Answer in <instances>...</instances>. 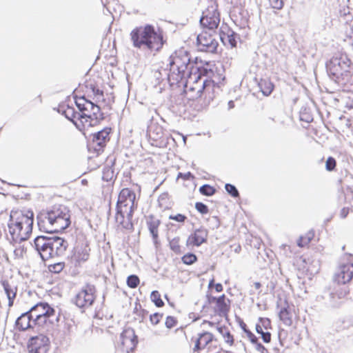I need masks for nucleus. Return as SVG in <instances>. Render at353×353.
Listing matches in <instances>:
<instances>
[{"mask_svg": "<svg viewBox=\"0 0 353 353\" xmlns=\"http://www.w3.org/2000/svg\"><path fill=\"white\" fill-rule=\"evenodd\" d=\"M256 331L258 334H261L264 332L262 327L258 324L256 325Z\"/></svg>", "mask_w": 353, "mask_h": 353, "instance_id": "53", "label": "nucleus"}, {"mask_svg": "<svg viewBox=\"0 0 353 353\" xmlns=\"http://www.w3.org/2000/svg\"><path fill=\"white\" fill-rule=\"evenodd\" d=\"M65 266L64 263H57L48 265V270L51 272L59 273L61 272Z\"/></svg>", "mask_w": 353, "mask_h": 353, "instance_id": "37", "label": "nucleus"}, {"mask_svg": "<svg viewBox=\"0 0 353 353\" xmlns=\"http://www.w3.org/2000/svg\"><path fill=\"white\" fill-rule=\"evenodd\" d=\"M225 189L227 192L230 194L234 198H237L239 196V192L236 188L230 183H226L225 185Z\"/></svg>", "mask_w": 353, "mask_h": 353, "instance_id": "36", "label": "nucleus"}, {"mask_svg": "<svg viewBox=\"0 0 353 353\" xmlns=\"http://www.w3.org/2000/svg\"><path fill=\"white\" fill-rule=\"evenodd\" d=\"M196 256L192 253L185 254L182 257V261L186 265H192L196 261Z\"/></svg>", "mask_w": 353, "mask_h": 353, "instance_id": "39", "label": "nucleus"}, {"mask_svg": "<svg viewBox=\"0 0 353 353\" xmlns=\"http://www.w3.org/2000/svg\"><path fill=\"white\" fill-rule=\"evenodd\" d=\"M34 213L30 210H12L8 230L12 240L17 243L26 241L32 233Z\"/></svg>", "mask_w": 353, "mask_h": 353, "instance_id": "4", "label": "nucleus"}, {"mask_svg": "<svg viewBox=\"0 0 353 353\" xmlns=\"http://www.w3.org/2000/svg\"><path fill=\"white\" fill-rule=\"evenodd\" d=\"M110 131L111 128H105L101 130L92 133V142L99 146L103 147L106 141L109 140Z\"/></svg>", "mask_w": 353, "mask_h": 353, "instance_id": "19", "label": "nucleus"}, {"mask_svg": "<svg viewBox=\"0 0 353 353\" xmlns=\"http://www.w3.org/2000/svg\"><path fill=\"white\" fill-rule=\"evenodd\" d=\"M84 120H82L83 124L80 123L78 126L81 128H85V132L92 126H95L103 119L102 114L100 112V108L94 103L91 114L83 113Z\"/></svg>", "mask_w": 353, "mask_h": 353, "instance_id": "14", "label": "nucleus"}, {"mask_svg": "<svg viewBox=\"0 0 353 353\" xmlns=\"http://www.w3.org/2000/svg\"><path fill=\"white\" fill-rule=\"evenodd\" d=\"M135 193L129 188H123L120 192L116 206V222L126 230H132V216L137 205L134 203Z\"/></svg>", "mask_w": 353, "mask_h": 353, "instance_id": "5", "label": "nucleus"}, {"mask_svg": "<svg viewBox=\"0 0 353 353\" xmlns=\"http://www.w3.org/2000/svg\"><path fill=\"white\" fill-rule=\"evenodd\" d=\"M208 235V232L204 228L196 229L188 238L187 245L199 247L207 241Z\"/></svg>", "mask_w": 353, "mask_h": 353, "instance_id": "17", "label": "nucleus"}, {"mask_svg": "<svg viewBox=\"0 0 353 353\" xmlns=\"http://www.w3.org/2000/svg\"><path fill=\"white\" fill-rule=\"evenodd\" d=\"M120 343L123 351L127 353L132 352L138 343L134 330L131 327L125 328L120 335Z\"/></svg>", "mask_w": 353, "mask_h": 353, "instance_id": "11", "label": "nucleus"}, {"mask_svg": "<svg viewBox=\"0 0 353 353\" xmlns=\"http://www.w3.org/2000/svg\"><path fill=\"white\" fill-rule=\"evenodd\" d=\"M63 114L65 117L70 121H71L75 126L80 130L83 132L85 134V128H81L79 125L80 123L83 124L82 120H84L83 114H81L80 112H77L74 110V108L68 106L67 108L63 112Z\"/></svg>", "mask_w": 353, "mask_h": 353, "instance_id": "18", "label": "nucleus"}, {"mask_svg": "<svg viewBox=\"0 0 353 353\" xmlns=\"http://www.w3.org/2000/svg\"><path fill=\"white\" fill-rule=\"evenodd\" d=\"M218 330L219 332L223 335L225 343H228L230 345H232L234 342L232 335H231L228 331H226L225 328L219 327Z\"/></svg>", "mask_w": 353, "mask_h": 353, "instance_id": "34", "label": "nucleus"}, {"mask_svg": "<svg viewBox=\"0 0 353 353\" xmlns=\"http://www.w3.org/2000/svg\"><path fill=\"white\" fill-rule=\"evenodd\" d=\"M212 339L213 335L210 332H206L200 334L199 337L195 342L194 350L199 351L200 350L204 349L207 345L212 341Z\"/></svg>", "mask_w": 353, "mask_h": 353, "instance_id": "22", "label": "nucleus"}, {"mask_svg": "<svg viewBox=\"0 0 353 353\" xmlns=\"http://www.w3.org/2000/svg\"><path fill=\"white\" fill-rule=\"evenodd\" d=\"M179 241V237H175L170 241V249L176 253L180 252L181 251Z\"/></svg>", "mask_w": 353, "mask_h": 353, "instance_id": "38", "label": "nucleus"}, {"mask_svg": "<svg viewBox=\"0 0 353 353\" xmlns=\"http://www.w3.org/2000/svg\"><path fill=\"white\" fill-rule=\"evenodd\" d=\"M215 290L218 292H221L223 290V286L221 283H217L215 285Z\"/></svg>", "mask_w": 353, "mask_h": 353, "instance_id": "54", "label": "nucleus"}, {"mask_svg": "<svg viewBox=\"0 0 353 353\" xmlns=\"http://www.w3.org/2000/svg\"><path fill=\"white\" fill-rule=\"evenodd\" d=\"M199 192L201 194L209 196L213 195L216 190L212 186L205 184L200 187Z\"/></svg>", "mask_w": 353, "mask_h": 353, "instance_id": "32", "label": "nucleus"}, {"mask_svg": "<svg viewBox=\"0 0 353 353\" xmlns=\"http://www.w3.org/2000/svg\"><path fill=\"white\" fill-rule=\"evenodd\" d=\"M353 277V263H346L339 267L334 276V281L338 284H345Z\"/></svg>", "mask_w": 353, "mask_h": 353, "instance_id": "15", "label": "nucleus"}, {"mask_svg": "<svg viewBox=\"0 0 353 353\" xmlns=\"http://www.w3.org/2000/svg\"><path fill=\"white\" fill-rule=\"evenodd\" d=\"M216 299H217V298H216V297H214V296H212V297H210V298L209 299V301H210V303H212V302H215V303H216Z\"/></svg>", "mask_w": 353, "mask_h": 353, "instance_id": "59", "label": "nucleus"}, {"mask_svg": "<svg viewBox=\"0 0 353 353\" xmlns=\"http://www.w3.org/2000/svg\"><path fill=\"white\" fill-rule=\"evenodd\" d=\"M37 223L41 231L47 233L61 232L70 224L69 210L63 205L54 206L37 216Z\"/></svg>", "mask_w": 353, "mask_h": 353, "instance_id": "3", "label": "nucleus"}, {"mask_svg": "<svg viewBox=\"0 0 353 353\" xmlns=\"http://www.w3.org/2000/svg\"><path fill=\"white\" fill-rule=\"evenodd\" d=\"M210 32L203 31L197 36V43L201 51L214 52L218 46V42Z\"/></svg>", "mask_w": 353, "mask_h": 353, "instance_id": "10", "label": "nucleus"}, {"mask_svg": "<svg viewBox=\"0 0 353 353\" xmlns=\"http://www.w3.org/2000/svg\"><path fill=\"white\" fill-rule=\"evenodd\" d=\"M139 284V279L137 275L132 274L127 278V285L130 288H135Z\"/></svg>", "mask_w": 353, "mask_h": 353, "instance_id": "35", "label": "nucleus"}, {"mask_svg": "<svg viewBox=\"0 0 353 353\" xmlns=\"http://www.w3.org/2000/svg\"><path fill=\"white\" fill-rule=\"evenodd\" d=\"M352 68L346 54L336 55L326 64L328 75L339 85H345L350 82Z\"/></svg>", "mask_w": 353, "mask_h": 353, "instance_id": "6", "label": "nucleus"}, {"mask_svg": "<svg viewBox=\"0 0 353 353\" xmlns=\"http://www.w3.org/2000/svg\"><path fill=\"white\" fill-rule=\"evenodd\" d=\"M254 285L256 289H259L261 286V283L259 282H255L254 283Z\"/></svg>", "mask_w": 353, "mask_h": 353, "instance_id": "58", "label": "nucleus"}, {"mask_svg": "<svg viewBox=\"0 0 353 353\" xmlns=\"http://www.w3.org/2000/svg\"><path fill=\"white\" fill-rule=\"evenodd\" d=\"M238 35L234 32L232 30H228V32L227 34H225L223 30H221L219 34V37L221 39V41L225 42H228L229 45L234 48L236 46V38Z\"/></svg>", "mask_w": 353, "mask_h": 353, "instance_id": "28", "label": "nucleus"}, {"mask_svg": "<svg viewBox=\"0 0 353 353\" xmlns=\"http://www.w3.org/2000/svg\"><path fill=\"white\" fill-rule=\"evenodd\" d=\"M332 305H333V306H336L337 305V304H336V303H333Z\"/></svg>", "mask_w": 353, "mask_h": 353, "instance_id": "63", "label": "nucleus"}, {"mask_svg": "<svg viewBox=\"0 0 353 353\" xmlns=\"http://www.w3.org/2000/svg\"><path fill=\"white\" fill-rule=\"evenodd\" d=\"M161 223L159 219L155 218L154 216L151 215L148 218L147 220V225L150 232L151 233L152 238L154 241L158 239V228Z\"/></svg>", "mask_w": 353, "mask_h": 353, "instance_id": "25", "label": "nucleus"}, {"mask_svg": "<svg viewBox=\"0 0 353 353\" xmlns=\"http://www.w3.org/2000/svg\"><path fill=\"white\" fill-rule=\"evenodd\" d=\"M162 317L163 314H161L159 313H154L150 315V320L152 324L157 325L159 323Z\"/></svg>", "mask_w": 353, "mask_h": 353, "instance_id": "44", "label": "nucleus"}, {"mask_svg": "<svg viewBox=\"0 0 353 353\" xmlns=\"http://www.w3.org/2000/svg\"><path fill=\"white\" fill-rule=\"evenodd\" d=\"M29 312L30 316L34 319L45 315L50 316V314H54L55 310L48 303L40 302L32 307L29 310Z\"/></svg>", "mask_w": 353, "mask_h": 353, "instance_id": "16", "label": "nucleus"}, {"mask_svg": "<svg viewBox=\"0 0 353 353\" xmlns=\"http://www.w3.org/2000/svg\"><path fill=\"white\" fill-rule=\"evenodd\" d=\"M90 249L87 243H79L72 251L70 259L75 266L86 261L90 256Z\"/></svg>", "mask_w": 353, "mask_h": 353, "instance_id": "12", "label": "nucleus"}, {"mask_svg": "<svg viewBox=\"0 0 353 353\" xmlns=\"http://www.w3.org/2000/svg\"><path fill=\"white\" fill-rule=\"evenodd\" d=\"M261 335L265 343H269L271 341V334L269 332H263Z\"/></svg>", "mask_w": 353, "mask_h": 353, "instance_id": "50", "label": "nucleus"}, {"mask_svg": "<svg viewBox=\"0 0 353 353\" xmlns=\"http://www.w3.org/2000/svg\"><path fill=\"white\" fill-rule=\"evenodd\" d=\"M256 350L261 353H268V350L260 343L256 342L254 344Z\"/></svg>", "mask_w": 353, "mask_h": 353, "instance_id": "48", "label": "nucleus"}, {"mask_svg": "<svg viewBox=\"0 0 353 353\" xmlns=\"http://www.w3.org/2000/svg\"><path fill=\"white\" fill-rule=\"evenodd\" d=\"M58 321V317L54 314H50V316H43L38 318H34L32 320L34 326L37 325L39 327H44L48 323L52 324L54 321Z\"/></svg>", "mask_w": 353, "mask_h": 353, "instance_id": "26", "label": "nucleus"}, {"mask_svg": "<svg viewBox=\"0 0 353 353\" xmlns=\"http://www.w3.org/2000/svg\"><path fill=\"white\" fill-rule=\"evenodd\" d=\"M165 326L170 329L175 326L176 323V319L172 316H168L165 320Z\"/></svg>", "mask_w": 353, "mask_h": 353, "instance_id": "47", "label": "nucleus"}, {"mask_svg": "<svg viewBox=\"0 0 353 353\" xmlns=\"http://www.w3.org/2000/svg\"><path fill=\"white\" fill-rule=\"evenodd\" d=\"M314 236L312 232H308L305 236H301L298 241L297 245L301 247L306 246Z\"/></svg>", "mask_w": 353, "mask_h": 353, "instance_id": "31", "label": "nucleus"}, {"mask_svg": "<svg viewBox=\"0 0 353 353\" xmlns=\"http://www.w3.org/2000/svg\"><path fill=\"white\" fill-rule=\"evenodd\" d=\"M95 288L87 285L75 296L74 303L80 308H86L92 305L95 299Z\"/></svg>", "mask_w": 353, "mask_h": 353, "instance_id": "9", "label": "nucleus"}, {"mask_svg": "<svg viewBox=\"0 0 353 353\" xmlns=\"http://www.w3.org/2000/svg\"><path fill=\"white\" fill-rule=\"evenodd\" d=\"M93 92H94V93L95 94H97V95H99V94H100V95H103V91H101V90H99V89H97L96 90L94 89V90H93Z\"/></svg>", "mask_w": 353, "mask_h": 353, "instance_id": "57", "label": "nucleus"}, {"mask_svg": "<svg viewBox=\"0 0 353 353\" xmlns=\"http://www.w3.org/2000/svg\"><path fill=\"white\" fill-rule=\"evenodd\" d=\"M81 182H82L83 184H86L87 183V181L85 179L82 180Z\"/></svg>", "mask_w": 353, "mask_h": 353, "instance_id": "62", "label": "nucleus"}, {"mask_svg": "<svg viewBox=\"0 0 353 353\" xmlns=\"http://www.w3.org/2000/svg\"><path fill=\"white\" fill-rule=\"evenodd\" d=\"M34 245L41 259H49L63 255L68 245V242L59 236H39L34 240Z\"/></svg>", "mask_w": 353, "mask_h": 353, "instance_id": "7", "label": "nucleus"}, {"mask_svg": "<svg viewBox=\"0 0 353 353\" xmlns=\"http://www.w3.org/2000/svg\"><path fill=\"white\" fill-rule=\"evenodd\" d=\"M258 85L261 91L265 96H269L274 89L273 83L266 79H261Z\"/></svg>", "mask_w": 353, "mask_h": 353, "instance_id": "29", "label": "nucleus"}, {"mask_svg": "<svg viewBox=\"0 0 353 353\" xmlns=\"http://www.w3.org/2000/svg\"><path fill=\"white\" fill-rule=\"evenodd\" d=\"M114 176V172L110 168H105L103 171L102 179L105 181H110Z\"/></svg>", "mask_w": 353, "mask_h": 353, "instance_id": "40", "label": "nucleus"}, {"mask_svg": "<svg viewBox=\"0 0 353 353\" xmlns=\"http://www.w3.org/2000/svg\"><path fill=\"white\" fill-rule=\"evenodd\" d=\"M163 196H161L159 199H163Z\"/></svg>", "mask_w": 353, "mask_h": 353, "instance_id": "64", "label": "nucleus"}, {"mask_svg": "<svg viewBox=\"0 0 353 353\" xmlns=\"http://www.w3.org/2000/svg\"><path fill=\"white\" fill-rule=\"evenodd\" d=\"M228 110L232 109L234 107V103L233 101H230L228 102Z\"/></svg>", "mask_w": 353, "mask_h": 353, "instance_id": "56", "label": "nucleus"}, {"mask_svg": "<svg viewBox=\"0 0 353 353\" xmlns=\"http://www.w3.org/2000/svg\"><path fill=\"white\" fill-rule=\"evenodd\" d=\"M326 169L332 171L336 167V160L333 157H329L325 163Z\"/></svg>", "mask_w": 353, "mask_h": 353, "instance_id": "43", "label": "nucleus"}, {"mask_svg": "<svg viewBox=\"0 0 353 353\" xmlns=\"http://www.w3.org/2000/svg\"><path fill=\"white\" fill-rule=\"evenodd\" d=\"M130 38L134 48L150 52H158L164 43L162 31L149 24L132 30Z\"/></svg>", "mask_w": 353, "mask_h": 353, "instance_id": "2", "label": "nucleus"}, {"mask_svg": "<svg viewBox=\"0 0 353 353\" xmlns=\"http://www.w3.org/2000/svg\"><path fill=\"white\" fill-rule=\"evenodd\" d=\"M33 318L30 316L29 311L22 314L16 321V325L20 330L24 331L34 327Z\"/></svg>", "mask_w": 353, "mask_h": 353, "instance_id": "20", "label": "nucleus"}, {"mask_svg": "<svg viewBox=\"0 0 353 353\" xmlns=\"http://www.w3.org/2000/svg\"><path fill=\"white\" fill-rule=\"evenodd\" d=\"M169 219L174 220L179 223H183L187 219V217L183 214H177L176 215H170Z\"/></svg>", "mask_w": 353, "mask_h": 353, "instance_id": "45", "label": "nucleus"}, {"mask_svg": "<svg viewBox=\"0 0 353 353\" xmlns=\"http://www.w3.org/2000/svg\"><path fill=\"white\" fill-rule=\"evenodd\" d=\"M217 7L216 3H212L203 12L200 19V23L203 28L213 33H216L221 21Z\"/></svg>", "mask_w": 353, "mask_h": 353, "instance_id": "8", "label": "nucleus"}, {"mask_svg": "<svg viewBox=\"0 0 353 353\" xmlns=\"http://www.w3.org/2000/svg\"><path fill=\"white\" fill-rule=\"evenodd\" d=\"M26 252V248H25L23 245H19V247L16 248L14 251V255L19 258L23 257Z\"/></svg>", "mask_w": 353, "mask_h": 353, "instance_id": "46", "label": "nucleus"}, {"mask_svg": "<svg viewBox=\"0 0 353 353\" xmlns=\"http://www.w3.org/2000/svg\"><path fill=\"white\" fill-rule=\"evenodd\" d=\"M279 318L281 321L288 326H290L292 323V314L287 308H283L279 312Z\"/></svg>", "mask_w": 353, "mask_h": 353, "instance_id": "30", "label": "nucleus"}, {"mask_svg": "<svg viewBox=\"0 0 353 353\" xmlns=\"http://www.w3.org/2000/svg\"><path fill=\"white\" fill-rule=\"evenodd\" d=\"M183 176L185 179H189L190 177H192V175L190 172H188L186 174H183L182 173H179L178 177Z\"/></svg>", "mask_w": 353, "mask_h": 353, "instance_id": "52", "label": "nucleus"}, {"mask_svg": "<svg viewBox=\"0 0 353 353\" xmlns=\"http://www.w3.org/2000/svg\"><path fill=\"white\" fill-rule=\"evenodd\" d=\"M75 103L77 106L81 114L83 113L91 114L94 103L86 99L84 97L77 98Z\"/></svg>", "mask_w": 353, "mask_h": 353, "instance_id": "21", "label": "nucleus"}, {"mask_svg": "<svg viewBox=\"0 0 353 353\" xmlns=\"http://www.w3.org/2000/svg\"><path fill=\"white\" fill-rule=\"evenodd\" d=\"M148 133L151 139L157 141L163 137V129L161 125L153 123L149 126Z\"/></svg>", "mask_w": 353, "mask_h": 353, "instance_id": "27", "label": "nucleus"}, {"mask_svg": "<svg viewBox=\"0 0 353 353\" xmlns=\"http://www.w3.org/2000/svg\"><path fill=\"white\" fill-rule=\"evenodd\" d=\"M240 250H241V246L239 245L237 248H236L235 252H239L240 251Z\"/></svg>", "mask_w": 353, "mask_h": 353, "instance_id": "60", "label": "nucleus"}, {"mask_svg": "<svg viewBox=\"0 0 353 353\" xmlns=\"http://www.w3.org/2000/svg\"><path fill=\"white\" fill-rule=\"evenodd\" d=\"M212 72L211 70L197 67L190 62V58L186 51L176 52L170 57L169 81L178 83L185 80L186 87L192 83L195 84L194 87L190 86V89L196 90L198 97H201L203 89L210 83L203 77L209 76Z\"/></svg>", "mask_w": 353, "mask_h": 353, "instance_id": "1", "label": "nucleus"}, {"mask_svg": "<svg viewBox=\"0 0 353 353\" xmlns=\"http://www.w3.org/2000/svg\"><path fill=\"white\" fill-rule=\"evenodd\" d=\"M241 328L243 329V330L246 334H247V332H248V331H250L249 330H248V329H247V326H246L245 323H242L241 324Z\"/></svg>", "mask_w": 353, "mask_h": 353, "instance_id": "55", "label": "nucleus"}, {"mask_svg": "<svg viewBox=\"0 0 353 353\" xmlns=\"http://www.w3.org/2000/svg\"><path fill=\"white\" fill-rule=\"evenodd\" d=\"M247 336L253 345L255 344L256 342H258L257 337L252 332L248 331Z\"/></svg>", "mask_w": 353, "mask_h": 353, "instance_id": "49", "label": "nucleus"}, {"mask_svg": "<svg viewBox=\"0 0 353 353\" xmlns=\"http://www.w3.org/2000/svg\"><path fill=\"white\" fill-rule=\"evenodd\" d=\"M265 322H267L268 324L270 323L269 320H268V319H266V320H264V321H263V325H265Z\"/></svg>", "mask_w": 353, "mask_h": 353, "instance_id": "61", "label": "nucleus"}, {"mask_svg": "<svg viewBox=\"0 0 353 353\" xmlns=\"http://www.w3.org/2000/svg\"><path fill=\"white\" fill-rule=\"evenodd\" d=\"M348 212L349 210L347 208H343L340 212L341 217L343 219L345 218L347 216Z\"/></svg>", "mask_w": 353, "mask_h": 353, "instance_id": "51", "label": "nucleus"}, {"mask_svg": "<svg viewBox=\"0 0 353 353\" xmlns=\"http://www.w3.org/2000/svg\"><path fill=\"white\" fill-rule=\"evenodd\" d=\"M1 285L8 299V306L11 307L12 306L14 300L16 297L17 291V288L10 284L8 281H2Z\"/></svg>", "mask_w": 353, "mask_h": 353, "instance_id": "23", "label": "nucleus"}, {"mask_svg": "<svg viewBox=\"0 0 353 353\" xmlns=\"http://www.w3.org/2000/svg\"><path fill=\"white\" fill-rule=\"evenodd\" d=\"M151 300L154 303L157 307H161L164 305L163 301L161 299V295L158 291H153L150 296Z\"/></svg>", "mask_w": 353, "mask_h": 353, "instance_id": "33", "label": "nucleus"}, {"mask_svg": "<svg viewBox=\"0 0 353 353\" xmlns=\"http://www.w3.org/2000/svg\"><path fill=\"white\" fill-rule=\"evenodd\" d=\"M230 301L222 294L216 299V307L220 315H226L230 310Z\"/></svg>", "mask_w": 353, "mask_h": 353, "instance_id": "24", "label": "nucleus"}, {"mask_svg": "<svg viewBox=\"0 0 353 353\" xmlns=\"http://www.w3.org/2000/svg\"><path fill=\"white\" fill-rule=\"evenodd\" d=\"M195 208L198 212H199L202 214H205L208 212V206L201 202L196 203Z\"/></svg>", "mask_w": 353, "mask_h": 353, "instance_id": "42", "label": "nucleus"}, {"mask_svg": "<svg viewBox=\"0 0 353 353\" xmlns=\"http://www.w3.org/2000/svg\"><path fill=\"white\" fill-rule=\"evenodd\" d=\"M273 9L281 10L284 6L283 0H268Z\"/></svg>", "mask_w": 353, "mask_h": 353, "instance_id": "41", "label": "nucleus"}, {"mask_svg": "<svg viewBox=\"0 0 353 353\" xmlns=\"http://www.w3.org/2000/svg\"><path fill=\"white\" fill-rule=\"evenodd\" d=\"M30 353H47L49 350V339L43 335L32 337L28 344Z\"/></svg>", "mask_w": 353, "mask_h": 353, "instance_id": "13", "label": "nucleus"}]
</instances>
